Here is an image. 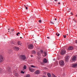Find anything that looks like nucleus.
I'll list each match as a JSON object with an SVG mask.
<instances>
[{"label": "nucleus", "mask_w": 77, "mask_h": 77, "mask_svg": "<svg viewBox=\"0 0 77 77\" xmlns=\"http://www.w3.org/2000/svg\"><path fill=\"white\" fill-rule=\"evenodd\" d=\"M19 59L21 60H24L26 59V57L24 55H21L19 57Z\"/></svg>", "instance_id": "obj_1"}, {"label": "nucleus", "mask_w": 77, "mask_h": 77, "mask_svg": "<svg viewBox=\"0 0 77 77\" xmlns=\"http://www.w3.org/2000/svg\"><path fill=\"white\" fill-rule=\"evenodd\" d=\"M59 64L61 65V66H63L65 65V63H64V61L63 60H61L59 61Z\"/></svg>", "instance_id": "obj_2"}, {"label": "nucleus", "mask_w": 77, "mask_h": 77, "mask_svg": "<svg viewBox=\"0 0 77 77\" xmlns=\"http://www.w3.org/2000/svg\"><path fill=\"white\" fill-rule=\"evenodd\" d=\"M65 53H66V51L64 50H62L60 53V54L61 55H64V54H65Z\"/></svg>", "instance_id": "obj_3"}, {"label": "nucleus", "mask_w": 77, "mask_h": 77, "mask_svg": "<svg viewBox=\"0 0 77 77\" xmlns=\"http://www.w3.org/2000/svg\"><path fill=\"white\" fill-rule=\"evenodd\" d=\"M28 48H29V49H33V45L32 44H30L28 45Z\"/></svg>", "instance_id": "obj_4"}, {"label": "nucleus", "mask_w": 77, "mask_h": 77, "mask_svg": "<svg viewBox=\"0 0 77 77\" xmlns=\"http://www.w3.org/2000/svg\"><path fill=\"white\" fill-rule=\"evenodd\" d=\"M3 61V57L2 55H0V62H2Z\"/></svg>", "instance_id": "obj_5"}, {"label": "nucleus", "mask_w": 77, "mask_h": 77, "mask_svg": "<svg viewBox=\"0 0 77 77\" xmlns=\"http://www.w3.org/2000/svg\"><path fill=\"white\" fill-rule=\"evenodd\" d=\"M29 70L30 71V72H34V69L31 67L29 68Z\"/></svg>", "instance_id": "obj_6"}, {"label": "nucleus", "mask_w": 77, "mask_h": 77, "mask_svg": "<svg viewBox=\"0 0 77 77\" xmlns=\"http://www.w3.org/2000/svg\"><path fill=\"white\" fill-rule=\"evenodd\" d=\"M68 50H73V47L72 46H69L68 48Z\"/></svg>", "instance_id": "obj_7"}, {"label": "nucleus", "mask_w": 77, "mask_h": 77, "mask_svg": "<svg viewBox=\"0 0 77 77\" xmlns=\"http://www.w3.org/2000/svg\"><path fill=\"white\" fill-rule=\"evenodd\" d=\"M13 49L16 51H18V50H19V48L17 47H15L13 48Z\"/></svg>", "instance_id": "obj_8"}, {"label": "nucleus", "mask_w": 77, "mask_h": 77, "mask_svg": "<svg viewBox=\"0 0 77 77\" xmlns=\"http://www.w3.org/2000/svg\"><path fill=\"white\" fill-rule=\"evenodd\" d=\"M43 63H46L47 62H48V61L46 59V58H45L44 59H43Z\"/></svg>", "instance_id": "obj_9"}, {"label": "nucleus", "mask_w": 77, "mask_h": 77, "mask_svg": "<svg viewBox=\"0 0 77 77\" xmlns=\"http://www.w3.org/2000/svg\"><path fill=\"white\" fill-rule=\"evenodd\" d=\"M76 59H77L76 56H74L72 58V60L73 61H74V60H76Z\"/></svg>", "instance_id": "obj_10"}, {"label": "nucleus", "mask_w": 77, "mask_h": 77, "mask_svg": "<svg viewBox=\"0 0 77 77\" xmlns=\"http://www.w3.org/2000/svg\"><path fill=\"white\" fill-rule=\"evenodd\" d=\"M69 60V56H67L65 59V61H67V60Z\"/></svg>", "instance_id": "obj_11"}, {"label": "nucleus", "mask_w": 77, "mask_h": 77, "mask_svg": "<svg viewBox=\"0 0 77 77\" xmlns=\"http://www.w3.org/2000/svg\"><path fill=\"white\" fill-rule=\"evenodd\" d=\"M77 64H73L72 65V66L74 68H75V67H77Z\"/></svg>", "instance_id": "obj_12"}, {"label": "nucleus", "mask_w": 77, "mask_h": 77, "mask_svg": "<svg viewBox=\"0 0 77 77\" xmlns=\"http://www.w3.org/2000/svg\"><path fill=\"white\" fill-rule=\"evenodd\" d=\"M35 73L36 74H38L40 73V71L39 70H37L35 72Z\"/></svg>", "instance_id": "obj_13"}, {"label": "nucleus", "mask_w": 77, "mask_h": 77, "mask_svg": "<svg viewBox=\"0 0 77 77\" xmlns=\"http://www.w3.org/2000/svg\"><path fill=\"white\" fill-rule=\"evenodd\" d=\"M44 54H43V57H45L46 56H47V53H46V52H44Z\"/></svg>", "instance_id": "obj_14"}, {"label": "nucleus", "mask_w": 77, "mask_h": 77, "mask_svg": "<svg viewBox=\"0 0 77 77\" xmlns=\"http://www.w3.org/2000/svg\"><path fill=\"white\" fill-rule=\"evenodd\" d=\"M17 44L21 46V45L22 44V43H21V42L19 41L17 42Z\"/></svg>", "instance_id": "obj_15"}, {"label": "nucleus", "mask_w": 77, "mask_h": 77, "mask_svg": "<svg viewBox=\"0 0 77 77\" xmlns=\"http://www.w3.org/2000/svg\"><path fill=\"white\" fill-rule=\"evenodd\" d=\"M30 75L29 74H26L24 76V77H30Z\"/></svg>", "instance_id": "obj_16"}, {"label": "nucleus", "mask_w": 77, "mask_h": 77, "mask_svg": "<svg viewBox=\"0 0 77 77\" xmlns=\"http://www.w3.org/2000/svg\"><path fill=\"white\" fill-rule=\"evenodd\" d=\"M47 75L48 77H51V74L49 73H47Z\"/></svg>", "instance_id": "obj_17"}, {"label": "nucleus", "mask_w": 77, "mask_h": 77, "mask_svg": "<svg viewBox=\"0 0 77 77\" xmlns=\"http://www.w3.org/2000/svg\"><path fill=\"white\" fill-rule=\"evenodd\" d=\"M32 52L33 54H36V51H33Z\"/></svg>", "instance_id": "obj_18"}, {"label": "nucleus", "mask_w": 77, "mask_h": 77, "mask_svg": "<svg viewBox=\"0 0 77 77\" xmlns=\"http://www.w3.org/2000/svg\"><path fill=\"white\" fill-rule=\"evenodd\" d=\"M49 23L50 24H54V23L53 22H50Z\"/></svg>", "instance_id": "obj_19"}, {"label": "nucleus", "mask_w": 77, "mask_h": 77, "mask_svg": "<svg viewBox=\"0 0 77 77\" xmlns=\"http://www.w3.org/2000/svg\"><path fill=\"white\" fill-rule=\"evenodd\" d=\"M18 73H16L14 75H15V76L16 77H17V76H18Z\"/></svg>", "instance_id": "obj_20"}, {"label": "nucleus", "mask_w": 77, "mask_h": 77, "mask_svg": "<svg viewBox=\"0 0 77 77\" xmlns=\"http://www.w3.org/2000/svg\"><path fill=\"white\" fill-rule=\"evenodd\" d=\"M23 69H26V66L25 65V66H24Z\"/></svg>", "instance_id": "obj_21"}, {"label": "nucleus", "mask_w": 77, "mask_h": 77, "mask_svg": "<svg viewBox=\"0 0 77 77\" xmlns=\"http://www.w3.org/2000/svg\"><path fill=\"white\" fill-rule=\"evenodd\" d=\"M31 67L32 68H36V66H34L32 65L31 66Z\"/></svg>", "instance_id": "obj_22"}, {"label": "nucleus", "mask_w": 77, "mask_h": 77, "mask_svg": "<svg viewBox=\"0 0 77 77\" xmlns=\"http://www.w3.org/2000/svg\"><path fill=\"white\" fill-rule=\"evenodd\" d=\"M2 72V69L0 68V73Z\"/></svg>", "instance_id": "obj_23"}, {"label": "nucleus", "mask_w": 77, "mask_h": 77, "mask_svg": "<svg viewBox=\"0 0 77 77\" xmlns=\"http://www.w3.org/2000/svg\"><path fill=\"white\" fill-rule=\"evenodd\" d=\"M21 74H24V72H23V71H21Z\"/></svg>", "instance_id": "obj_24"}, {"label": "nucleus", "mask_w": 77, "mask_h": 77, "mask_svg": "<svg viewBox=\"0 0 77 77\" xmlns=\"http://www.w3.org/2000/svg\"><path fill=\"white\" fill-rule=\"evenodd\" d=\"M37 54L38 56H39L40 55V52H37Z\"/></svg>", "instance_id": "obj_25"}, {"label": "nucleus", "mask_w": 77, "mask_h": 77, "mask_svg": "<svg viewBox=\"0 0 77 77\" xmlns=\"http://www.w3.org/2000/svg\"><path fill=\"white\" fill-rule=\"evenodd\" d=\"M20 34V32H18V33H17V36H18V35H19V34Z\"/></svg>", "instance_id": "obj_26"}, {"label": "nucleus", "mask_w": 77, "mask_h": 77, "mask_svg": "<svg viewBox=\"0 0 77 77\" xmlns=\"http://www.w3.org/2000/svg\"><path fill=\"white\" fill-rule=\"evenodd\" d=\"M63 36L64 38H66V35H63Z\"/></svg>", "instance_id": "obj_27"}, {"label": "nucleus", "mask_w": 77, "mask_h": 77, "mask_svg": "<svg viewBox=\"0 0 77 77\" xmlns=\"http://www.w3.org/2000/svg\"><path fill=\"white\" fill-rule=\"evenodd\" d=\"M71 9H69V10H68V12H70V10H71Z\"/></svg>", "instance_id": "obj_28"}, {"label": "nucleus", "mask_w": 77, "mask_h": 77, "mask_svg": "<svg viewBox=\"0 0 77 77\" xmlns=\"http://www.w3.org/2000/svg\"><path fill=\"white\" fill-rule=\"evenodd\" d=\"M59 35H60V34L59 33L57 35V36H59Z\"/></svg>", "instance_id": "obj_29"}, {"label": "nucleus", "mask_w": 77, "mask_h": 77, "mask_svg": "<svg viewBox=\"0 0 77 77\" xmlns=\"http://www.w3.org/2000/svg\"><path fill=\"white\" fill-rule=\"evenodd\" d=\"M39 23H41V20H39Z\"/></svg>", "instance_id": "obj_30"}, {"label": "nucleus", "mask_w": 77, "mask_h": 77, "mask_svg": "<svg viewBox=\"0 0 77 77\" xmlns=\"http://www.w3.org/2000/svg\"><path fill=\"white\" fill-rule=\"evenodd\" d=\"M75 43H76L77 44V40H76L75 41Z\"/></svg>", "instance_id": "obj_31"}, {"label": "nucleus", "mask_w": 77, "mask_h": 77, "mask_svg": "<svg viewBox=\"0 0 77 77\" xmlns=\"http://www.w3.org/2000/svg\"><path fill=\"white\" fill-rule=\"evenodd\" d=\"M54 20H55V21H56V20H57V19H56V18L54 19Z\"/></svg>", "instance_id": "obj_32"}, {"label": "nucleus", "mask_w": 77, "mask_h": 77, "mask_svg": "<svg viewBox=\"0 0 77 77\" xmlns=\"http://www.w3.org/2000/svg\"><path fill=\"white\" fill-rule=\"evenodd\" d=\"M47 38L48 39H50V37H47Z\"/></svg>", "instance_id": "obj_33"}, {"label": "nucleus", "mask_w": 77, "mask_h": 77, "mask_svg": "<svg viewBox=\"0 0 77 77\" xmlns=\"http://www.w3.org/2000/svg\"><path fill=\"white\" fill-rule=\"evenodd\" d=\"M42 51H42V50H41V52H42Z\"/></svg>", "instance_id": "obj_34"}, {"label": "nucleus", "mask_w": 77, "mask_h": 77, "mask_svg": "<svg viewBox=\"0 0 77 77\" xmlns=\"http://www.w3.org/2000/svg\"><path fill=\"white\" fill-rule=\"evenodd\" d=\"M58 4L60 5V2H58Z\"/></svg>", "instance_id": "obj_35"}, {"label": "nucleus", "mask_w": 77, "mask_h": 77, "mask_svg": "<svg viewBox=\"0 0 77 77\" xmlns=\"http://www.w3.org/2000/svg\"><path fill=\"white\" fill-rule=\"evenodd\" d=\"M74 22H75V23H77V21H75V20L74 21Z\"/></svg>", "instance_id": "obj_36"}, {"label": "nucleus", "mask_w": 77, "mask_h": 77, "mask_svg": "<svg viewBox=\"0 0 77 77\" xmlns=\"http://www.w3.org/2000/svg\"><path fill=\"white\" fill-rule=\"evenodd\" d=\"M33 56L32 55H31V57H33Z\"/></svg>", "instance_id": "obj_37"}, {"label": "nucleus", "mask_w": 77, "mask_h": 77, "mask_svg": "<svg viewBox=\"0 0 77 77\" xmlns=\"http://www.w3.org/2000/svg\"><path fill=\"white\" fill-rule=\"evenodd\" d=\"M26 9L27 10V7H26Z\"/></svg>", "instance_id": "obj_38"}, {"label": "nucleus", "mask_w": 77, "mask_h": 77, "mask_svg": "<svg viewBox=\"0 0 77 77\" xmlns=\"http://www.w3.org/2000/svg\"><path fill=\"white\" fill-rule=\"evenodd\" d=\"M57 34H58V33H56V35H58Z\"/></svg>", "instance_id": "obj_39"}, {"label": "nucleus", "mask_w": 77, "mask_h": 77, "mask_svg": "<svg viewBox=\"0 0 77 77\" xmlns=\"http://www.w3.org/2000/svg\"><path fill=\"white\" fill-rule=\"evenodd\" d=\"M13 31H14V29H12V32H13Z\"/></svg>", "instance_id": "obj_40"}, {"label": "nucleus", "mask_w": 77, "mask_h": 77, "mask_svg": "<svg viewBox=\"0 0 77 77\" xmlns=\"http://www.w3.org/2000/svg\"><path fill=\"white\" fill-rule=\"evenodd\" d=\"M73 21H75V20H74V19H73Z\"/></svg>", "instance_id": "obj_41"}, {"label": "nucleus", "mask_w": 77, "mask_h": 77, "mask_svg": "<svg viewBox=\"0 0 77 77\" xmlns=\"http://www.w3.org/2000/svg\"><path fill=\"white\" fill-rule=\"evenodd\" d=\"M11 52H12V50H11Z\"/></svg>", "instance_id": "obj_42"}, {"label": "nucleus", "mask_w": 77, "mask_h": 77, "mask_svg": "<svg viewBox=\"0 0 77 77\" xmlns=\"http://www.w3.org/2000/svg\"><path fill=\"white\" fill-rule=\"evenodd\" d=\"M57 0H55L54 1H55V2H56V1H57Z\"/></svg>", "instance_id": "obj_43"}, {"label": "nucleus", "mask_w": 77, "mask_h": 77, "mask_svg": "<svg viewBox=\"0 0 77 77\" xmlns=\"http://www.w3.org/2000/svg\"><path fill=\"white\" fill-rule=\"evenodd\" d=\"M54 60H55V59H54Z\"/></svg>", "instance_id": "obj_44"}, {"label": "nucleus", "mask_w": 77, "mask_h": 77, "mask_svg": "<svg viewBox=\"0 0 77 77\" xmlns=\"http://www.w3.org/2000/svg\"><path fill=\"white\" fill-rule=\"evenodd\" d=\"M20 38H22V37H20Z\"/></svg>", "instance_id": "obj_45"}, {"label": "nucleus", "mask_w": 77, "mask_h": 77, "mask_svg": "<svg viewBox=\"0 0 77 77\" xmlns=\"http://www.w3.org/2000/svg\"><path fill=\"white\" fill-rule=\"evenodd\" d=\"M24 6H25V7L26 8V5H24Z\"/></svg>", "instance_id": "obj_46"}, {"label": "nucleus", "mask_w": 77, "mask_h": 77, "mask_svg": "<svg viewBox=\"0 0 77 77\" xmlns=\"http://www.w3.org/2000/svg\"><path fill=\"white\" fill-rule=\"evenodd\" d=\"M8 32H9V31H8Z\"/></svg>", "instance_id": "obj_47"}, {"label": "nucleus", "mask_w": 77, "mask_h": 77, "mask_svg": "<svg viewBox=\"0 0 77 77\" xmlns=\"http://www.w3.org/2000/svg\"><path fill=\"white\" fill-rule=\"evenodd\" d=\"M55 22L54 21V23H55Z\"/></svg>", "instance_id": "obj_48"}, {"label": "nucleus", "mask_w": 77, "mask_h": 77, "mask_svg": "<svg viewBox=\"0 0 77 77\" xmlns=\"http://www.w3.org/2000/svg\"><path fill=\"white\" fill-rule=\"evenodd\" d=\"M9 30V29H8V30Z\"/></svg>", "instance_id": "obj_49"}]
</instances>
